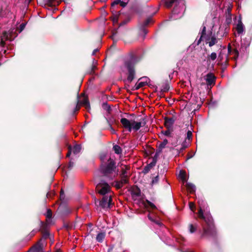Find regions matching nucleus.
<instances>
[{
	"mask_svg": "<svg viewBox=\"0 0 252 252\" xmlns=\"http://www.w3.org/2000/svg\"><path fill=\"white\" fill-rule=\"evenodd\" d=\"M189 208L193 212L197 210L198 217L204 220L205 222V225L203 226V232L202 237H214L216 234V230L208 207L206 206H199L196 208V206H189Z\"/></svg>",
	"mask_w": 252,
	"mask_h": 252,
	"instance_id": "nucleus-1",
	"label": "nucleus"
},
{
	"mask_svg": "<svg viewBox=\"0 0 252 252\" xmlns=\"http://www.w3.org/2000/svg\"><path fill=\"white\" fill-rule=\"evenodd\" d=\"M166 7H170L173 3H178L176 5L172 11L171 18L173 20L182 17L185 11V4L183 0H163Z\"/></svg>",
	"mask_w": 252,
	"mask_h": 252,
	"instance_id": "nucleus-2",
	"label": "nucleus"
},
{
	"mask_svg": "<svg viewBox=\"0 0 252 252\" xmlns=\"http://www.w3.org/2000/svg\"><path fill=\"white\" fill-rule=\"evenodd\" d=\"M123 127L127 129L129 132L132 130L138 131L141 127L144 126L146 124L145 120L143 118L128 120L123 118L120 121Z\"/></svg>",
	"mask_w": 252,
	"mask_h": 252,
	"instance_id": "nucleus-3",
	"label": "nucleus"
},
{
	"mask_svg": "<svg viewBox=\"0 0 252 252\" xmlns=\"http://www.w3.org/2000/svg\"><path fill=\"white\" fill-rule=\"evenodd\" d=\"M100 172L102 176L107 179V181L115 178L118 175V170L116 169L114 161L109 158L106 165L102 164L101 166Z\"/></svg>",
	"mask_w": 252,
	"mask_h": 252,
	"instance_id": "nucleus-4",
	"label": "nucleus"
},
{
	"mask_svg": "<svg viewBox=\"0 0 252 252\" xmlns=\"http://www.w3.org/2000/svg\"><path fill=\"white\" fill-rule=\"evenodd\" d=\"M95 182L97 184L96 189L98 193L101 195L108 194L110 191V187L109 184L103 180L99 179V177L95 178Z\"/></svg>",
	"mask_w": 252,
	"mask_h": 252,
	"instance_id": "nucleus-5",
	"label": "nucleus"
},
{
	"mask_svg": "<svg viewBox=\"0 0 252 252\" xmlns=\"http://www.w3.org/2000/svg\"><path fill=\"white\" fill-rule=\"evenodd\" d=\"M137 62V59L135 57H132L125 63V66L128 71V75L127 80L129 82H131L134 78L135 71L133 66Z\"/></svg>",
	"mask_w": 252,
	"mask_h": 252,
	"instance_id": "nucleus-6",
	"label": "nucleus"
},
{
	"mask_svg": "<svg viewBox=\"0 0 252 252\" xmlns=\"http://www.w3.org/2000/svg\"><path fill=\"white\" fill-rule=\"evenodd\" d=\"M130 193L132 198L134 200H138L141 197V191L140 189L137 187H132L130 189Z\"/></svg>",
	"mask_w": 252,
	"mask_h": 252,
	"instance_id": "nucleus-7",
	"label": "nucleus"
},
{
	"mask_svg": "<svg viewBox=\"0 0 252 252\" xmlns=\"http://www.w3.org/2000/svg\"><path fill=\"white\" fill-rule=\"evenodd\" d=\"M99 205H114V202H112L111 194L104 195L99 202Z\"/></svg>",
	"mask_w": 252,
	"mask_h": 252,
	"instance_id": "nucleus-8",
	"label": "nucleus"
},
{
	"mask_svg": "<svg viewBox=\"0 0 252 252\" xmlns=\"http://www.w3.org/2000/svg\"><path fill=\"white\" fill-rule=\"evenodd\" d=\"M81 146L80 145H75L73 147L69 146L68 147V152L66 156L69 157L71 152H72L74 155H77L81 152Z\"/></svg>",
	"mask_w": 252,
	"mask_h": 252,
	"instance_id": "nucleus-9",
	"label": "nucleus"
},
{
	"mask_svg": "<svg viewBox=\"0 0 252 252\" xmlns=\"http://www.w3.org/2000/svg\"><path fill=\"white\" fill-rule=\"evenodd\" d=\"M149 79L147 77H143L139 79L140 82L136 84L135 89L138 90L139 88L144 86L148 83Z\"/></svg>",
	"mask_w": 252,
	"mask_h": 252,
	"instance_id": "nucleus-10",
	"label": "nucleus"
},
{
	"mask_svg": "<svg viewBox=\"0 0 252 252\" xmlns=\"http://www.w3.org/2000/svg\"><path fill=\"white\" fill-rule=\"evenodd\" d=\"M236 30L237 33L239 34L242 33L244 31V26L240 18H239L236 26Z\"/></svg>",
	"mask_w": 252,
	"mask_h": 252,
	"instance_id": "nucleus-11",
	"label": "nucleus"
},
{
	"mask_svg": "<svg viewBox=\"0 0 252 252\" xmlns=\"http://www.w3.org/2000/svg\"><path fill=\"white\" fill-rule=\"evenodd\" d=\"M129 0H115L112 3L111 6L114 7L115 5L120 4L121 6L125 7L128 2Z\"/></svg>",
	"mask_w": 252,
	"mask_h": 252,
	"instance_id": "nucleus-12",
	"label": "nucleus"
},
{
	"mask_svg": "<svg viewBox=\"0 0 252 252\" xmlns=\"http://www.w3.org/2000/svg\"><path fill=\"white\" fill-rule=\"evenodd\" d=\"M205 80L207 84L211 85L214 83L215 77L212 74L209 73L206 75Z\"/></svg>",
	"mask_w": 252,
	"mask_h": 252,
	"instance_id": "nucleus-13",
	"label": "nucleus"
},
{
	"mask_svg": "<svg viewBox=\"0 0 252 252\" xmlns=\"http://www.w3.org/2000/svg\"><path fill=\"white\" fill-rule=\"evenodd\" d=\"M174 121L175 120L173 118H165L164 119V124L165 126L167 128L171 127L173 125Z\"/></svg>",
	"mask_w": 252,
	"mask_h": 252,
	"instance_id": "nucleus-14",
	"label": "nucleus"
},
{
	"mask_svg": "<svg viewBox=\"0 0 252 252\" xmlns=\"http://www.w3.org/2000/svg\"><path fill=\"white\" fill-rule=\"evenodd\" d=\"M127 182V179L126 177H122L121 181L116 182L115 186L117 188H121L124 184H126Z\"/></svg>",
	"mask_w": 252,
	"mask_h": 252,
	"instance_id": "nucleus-15",
	"label": "nucleus"
},
{
	"mask_svg": "<svg viewBox=\"0 0 252 252\" xmlns=\"http://www.w3.org/2000/svg\"><path fill=\"white\" fill-rule=\"evenodd\" d=\"M46 217V221L48 224H50L52 221L51 218L52 217V212L50 209H47L45 214Z\"/></svg>",
	"mask_w": 252,
	"mask_h": 252,
	"instance_id": "nucleus-16",
	"label": "nucleus"
},
{
	"mask_svg": "<svg viewBox=\"0 0 252 252\" xmlns=\"http://www.w3.org/2000/svg\"><path fill=\"white\" fill-rule=\"evenodd\" d=\"M198 224L196 223H195L194 224L190 223L189 225V231L191 233H193L195 232L197 228Z\"/></svg>",
	"mask_w": 252,
	"mask_h": 252,
	"instance_id": "nucleus-17",
	"label": "nucleus"
},
{
	"mask_svg": "<svg viewBox=\"0 0 252 252\" xmlns=\"http://www.w3.org/2000/svg\"><path fill=\"white\" fill-rule=\"evenodd\" d=\"M105 237V232H100L99 233L96 237V241L98 242L101 243L103 241Z\"/></svg>",
	"mask_w": 252,
	"mask_h": 252,
	"instance_id": "nucleus-18",
	"label": "nucleus"
},
{
	"mask_svg": "<svg viewBox=\"0 0 252 252\" xmlns=\"http://www.w3.org/2000/svg\"><path fill=\"white\" fill-rule=\"evenodd\" d=\"M206 32V27L204 26L203 28L201 33L200 37L198 41V43H197L198 44L200 42V41L202 40H203V39H205L206 40H208V39L206 37V32Z\"/></svg>",
	"mask_w": 252,
	"mask_h": 252,
	"instance_id": "nucleus-19",
	"label": "nucleus"
},
{
	"mask_svg": "<svg viewBox=\"0 0 252 252\" xmlns=\"http://www.w3.org/2000/svg\"><path fill=\"white\" fill-rule=\"evenodd\" d=\"M66 206H60L59 209L62 211V214L63 215L68 214L70 211L66 208Z\"/></svg>",
	"mask_w": 252,
	"mask_h": 252,
	"instance_id": "nucleus-20",
	"label": "nucleus"
},
{
	"mask_svg": "<svg viewBox=\"0 0 252 252\" xmlns=\"http://www.w3.org/2000/svg\"><path fill=\"white\" fill-rule=\"evenodd\" d=\"M186 187L187 189L191 193L193 192L195 190V186L191 183H187Z\"/></svg>",
	"mask_w": 252,
	"mask_h": 252,
	"instance_id": "nucleus-21",
	"label": "nucleus"
},
{
	"mask_svg": "<svg viewBox=\"0 0 252 252\" xmlns=\"http://www.w3.org/2000/svg\"><path fill=\"white\" fill-rule=\"evenodd\" d=\"M81 104L84 105L86 109H90V105L88 99L87 98L84 97L82 101L80 102Z\"/></svg>",
	"mask_w": 252,
	"mask_h": 252,
	"instance_id": "nucleus-22",
	"label": "nucleus"
},
{
	"mask_svg": "<svg viewBox=\"0 0 252 252\" xmlns=\"http://www.w3.org/2000/svg\"><path fill=\"white\" fill-rule=\"evenodd\" d=\"M168 143L167 139H164L161 143L159 144L158 146V152H161L162 150L165 148V146Z\"/></svg>",
	"mask_w": 252,
	"mask_h": 252,
	"instance_id": "nucleus-23",
	"label": "nucleus"
},
{
	"mask_svg": "<svg viewBox=\"0 0 252 252\" xmlns=\"http://www.w3.org/2000/svg\"><path fill=\"white\" fill-rule=\"evenodd\" d=\"M96 206V207L95 209L97 211H101L102 210L106 211L111 208V207H110L111 206L104 205V206Z\"/></svg>",
	"mask_w": 252,
	"mask_h": 252,
	"instance_id": "nucleus-24",
	"label": "nucleus"
},
{
	"mask_svg": "<svg viewBox=\"0 0 252 252\" xmlns=\"http://www.w3.org/2000/svg\"><path fill=\"white\" fill-rule=\"evenodd\" d=\"M217 42V39L214 36H212L210 40L209 41H208L209 45L210 47L215 45Z\"/></svg>",
	"mask_w": 252,
	"mask_h": 252,
	"instance_id": "nucleus-25",
	"label": "nucleus"
},
{
	"mask_svg": "<svg viewBox=\"0 0 252 252\" xmlns=\"http://www.w3.org/2000/svg\"><path fill=\"white\" fill-rule=\"evenodd\" d=\"M115 153L117 154H120L122 153L121 148L118 145H115L113 148Z\"/></svg>",
	"mask_w": 252,
	"mask_h": 252,
	"instance_id": "nucleus-26",
	"label": "nucleus"
},
{
	"mask_svg": "<svg viewBox=\"0 0 252 252\" xmlns=\"http://www.w3.org/2000/svg\"><path fill=\"white\" fill-rule=\"evenodd\" d=\"M102 107L103 109L106 110L107 112H110L111 110V107L107 103H103L102 105Z\"/></svg>",
	"mask_w": 252,
	"mask_h": 252,
	"instance_id": "nucleus-27",
	"label": "nucleus"
},
{
	"mask_svg": "<svg viewBox=\"0 0 252 252\" xmlns=\"http://www.w3.org/2000/svg\"><path fill=\"white\" fill-rule=\"evenodd\" d=\"M148 217L149 218V219L150 220H151L152 221H153L156 224H157V225H158V226H161L163 224L162 223L160 222L158 220H154L151 216V215L150 214L148 215Z\"/></svg>",
	"mask_w": 252,
	"mask_h": 252,
	"instance_id": "nucleus-28",
	"label": "nucleus"
},
{
	"mask_svg": "<svg viewBox=\"0 0 252 252\" xmlns=\"http://www.w3.org/2000/svg\"><path fill=\"white\" fill-rule=\"evenodd\" d=\"M169 89V85L167 83L165 84L161 88V91L163 92H167Z\"/></svg>",
	"mask_w": 252,
	"mask_h": 252,
	"instance_id": "nucleus-29",
	"label": "nucleus"
},
{
	"mask_svg": "<svg viewBox=\"0 0 252 252\" xmlns=\"http://www.w3.org/2000/svg\"><path fill=\"white\" fill-rule=\"evenodd\" d=\"M210 59L212 61H214L217 58V54L215 52H213L210 56Z\"/></svg>",
	"mask_w": 252,
	"mask_h": 252,
	"instance_id": "nucleus-30",
	"label": "nucleus"
},
{
	"mask_svg": "<svg viewBox=\"0 0 252 252\" xmlns=\"http://www.w3.org/2000/svg\"><path fill=\"white\" fill-rule=\"evenodd\" d=\"M187 135V138L189 140H190L192 137V132L190 130H188Z\"/></svg>",
	"mask_w": 252,
	"mask_h": 252,
	"instance_id": "nucleus-31",
	"label": "nucleus"
},
{
	"mask_svg": "<svg viewBox=\"0 0 252 252\" xmlns=\"http://www.w3.org/2000/svg\"><path fill=\"white\" fill-rule=\"evenodd\" d=\"M152 21V18H148L144 23V25L145 26H147Z\"/></svg>",
	"mask_w": 252,
	"mask_h": 252,
	"instance_id": "nucleus-32",
	"label": "nucleus"
},
{
	"mask_svg": "<svg viewBox=\"0 0 252 252\" xmlns=\"http://www.w3.org/2000/svg\"><path fill=\"white\" fill-rule=\"evenodd\" d=\"M49 236V232L48 231H45L43 234V237L44 239H47Z\"/></svg>",
	"mask_w": 252,
	"mask_h": 252,
	"instance_id": "nucleus-33",
	"label": "nucleus"
},
{
	"mask_svg": "<svg viewBox=\"0 0 252 252\" xmlns=\"http://www.w3.org/2000/svg\"><path fill=\"white\" fill-rule=\"evenodd\" d=\"M158 176H156L152 180V184H155L158 182Z\"/></svg>",
	"mask_w": 252,
	"mask_h": 252,
	"instance_id": "nucleus-34",
	"label": "nucleus"
},
{
	"mask_svg": "<svg viewBox=\"0 0 252 252\" xmlns=\"http://www.w3.org/2000/svg\"><path fill=\"white\" fill-rule=\"evenodd\" d=\"M26 24L22 23L20 26V30L19 32H21L25 28Z\"/></svg>",
	"mask_w": 252,
	"mask_h": 252,
	"instance_id": "nucleus-35",
	"label": "nucleus"
},
{
	"mask_svg": "<svg viewBox=\"0 0 252 252\" xmlns=\"http://www.w3.org/2000/svg\"><path fill=\"white\" fill-rule=\"evenodd\" d=\"M60 198L62 200H63L64 199V194L63 190H61V191Z\"/></svg>",
	"mask_w": 252,
	"mask_h": 252,
	"instance_id": "nucleus-36",
	"label": "nucleus"
},
{
	"mask_svg": "<svg viewBox=\"0 0 252 252\" xmlns=\"http://www.w3.org/2000/svg\"><path fill=\"white\" fill-rule=\"evenodd\" d=\"M180 175L181 176V177L183 181L186 180L185 175L184 172L181 171L180 173Z\"/></svg>",
	"mask_w": 252,
	"mask_h": 252,
	"instance_id": "nucleus-37",
	"label": "nucleus"
},
{
	"mask_svg": "<svg viewBox=\"0 0 252 252\" xmlns=\"http://www.w3.org/2000/svg\"><path fill=\"white\" fill-rule=\"evenodd\" d=\"M162 133L165 136H169L170 135V131L169 130L163 131L162 132Z\"/></svg>",
	"mask_w": 252,
	"mask_h": 252,
	"instance_id": "nucleus-38",
	"label": "nucleus"
},
{
	"mask_svg": "<svg viewBox=\"0 0 252 252\" xmlns=\"http://www.w3.org/2000/svg\"><path fill=\"white\" fill-rule=\"evenodd\" d=\"M95 68H96V65H92L91 71H89V73H93Z\"/></svg>",
	"mask_w": 252,
	"mask_h": 252,
	"instance_id": "nucleus-39",
	"label": "nucleus"
},
{
	"mask_svg": "<svg viewBox=\"0 0 252 252\" xmlns=\"http://www.w3.org/2000/svg\"><path fill=\"white\" fill-rule=\"evenodd\" d=\"M150 168H149V166H146L144 169V172L145 173H147L149 170H150Z\"/></svg>",
	"mask_w": 252,
	"mask_h": 252,
	"instance_id": "nucleus-40",
	"label": "nucleus"
},
{
	"mask_svg": "<svg viewBox=\"0 0 252 252\" xmlns=\"http://www.w3.org/2000/svg\"><path fill=\"white\" fill-rule=\"evenodd\" d=\"M110 130H111L112 133H113V134L115 133L116 132H115V129L111 126H110Z\"/></svg>",
	"mask_w": 252,
	"mask_h": 252,
	"instance_id": "nucleus-41",
	"label": "nucleus"
},
{
	"mask_svg": "<svg viewBox=\"0 0 252 252\" xmlns=\"http://www.w3.org/2000/svg\"><path fill=\"white\" fill-rule=\"evenodd\" d=\"M73 162L70 161L69 164V168H71L73 166Z\"/></svg>",
	"mask_w": 252,
	"mask_h": 252,
	"instance_id": "nucleus-42",
	"label": "nucleus"
},
{
	"mask_svg": "<svg viewBox=\"0 0 252 252\" xmlns=\"http://www.w3.org/2000/svg\"><path fill=\"white\" fill-rule=\"evenodd\" d=\"M155 163H151L150 164H148V166H149V168H152L154 165H155Z\"/></svg>",
	"mask_w": 252,
	"mask_h": 252,
	"instance_id": "nucleus-43",
	"label": "nucleus"
},
{
	"mask_svg": "<svg viewBox=\"0 0 252 252\" xmlns=\"http://www.w3.org/2000/svg\"><path fill=\"white\" fill-rule=\"evenodd\" d=\"M98 51V49H94V50L93 51V53H92V55H93V56H94V55H95V53H96V52H97Z\"/></svg>",
	"mask_w": 252,
	"mask_h": 252,
	"instance_id": "nucleus-44",
	"label": "nucleus"
},
{
	"mask_svg": "<svg viewBox=\"0 0 252 252\" xmlns=\"http://www.w3.org/2000/svg\"><path fill=\"white\" fill-rule=\"evenodd\" d=\"M105 155H101V157H100V158H101V160L102 161H103L104 160V158H105Z\"/></svg>",
	"mask_w": 252,
	"mask_h": 252,
	"instance_id": "nucleus-45",
	"label": "nucleus"
},
{
	"mask_svg": "<svg viewBox=\"0 0 252 252\" xmlns=\"http://www.w3.org/2000/svg\"><path fill=\"white\" fill-rule=\"evenodd\" d=\"M96 64H97V61L94 60L93 62V64L92 65H96Z\"/></svg>",
	"mask_w": 252,
	"mask_h": 252,
	"instance_id": "nucleus-46",
	"label": "nucleus"
},
{
	"mask_svg": "<svg viewBox=\"0 0 252 252\" xmlns=\"http://www.w3.org/2000/svg\"><path fill=\"white\" fill-rule=\"evenodd\" d=\"M142 32L144 33L145 35L147 33V31L145 29H143Z\"/></svg>",
	"mask_w": 252,
	"mask_h": 252,
	"instance_id": "nucleus-47",
	"label": "nucleus"
},
{
	"mask_svg": "<svg viewBox=\"0 0 252 252\" xmlns=\"http://www.w3.org/2000/svg\"><path fill=\"white\" fill-rule=\"evenodd\" d=\"M149 206H144V207H149ZM151 207H152L153 208H156V205H154V206H150Z\"/></svg>",
	"mask_w": 252,
	"mask_h": 252,
	"instance_id": "nucleus-48",
	"label": "nucleus"
},
{
	"mask_svg": "<svg viewBox=\"0 0 252 252\" xmlns=\"http://www.w3.org/2000/svg\"><path fill=\"white\" fill-rule=\"evenodd\" d=\"M51 3H53L56 1V0H49Z\"/></svg>",
	"mask_w": 252,
	"mask_h": 252,
	"instance_id": "nucleus-49",
	"label": "nucleus"
},
{
	"mask_svg": "<svg viewBox=\"0 0 252 252\" xmlns=\"http://www.w3.org/2000/svg\"><path fill=\"white\" fill-rule=\"evenodd\" d=\"M189 205H194V203L193 202H190Z\"/></svg>",
	"mask_w": 252,
	"mask_h": 252,
	"instance_id": "nucleus-50",
	"label": "nucleus"
},
{
	"mask_svg": "<svg viewBox=\"0 0 252 252\" xmlns=\"http://www.w3.org/2000/svg\"><path fill=\"white\" fill-rule=\"evenodd\" d=\"M31 0H26V1H27L28 3L30 2Z\"/></svg>",
	"mask_w": 252,
	"mask_h": 252,
	"instance_id": "nucleus-51",
	"label": "nucleus"
},
{
	"mask_svg": "<svg viewBox=\"0 0 252 252\" xmlns=\"http://www.w3.org/2000/svg\"><path fill=\"white\" fill-rule=\"evenodd\" d=\"M56 252H61V251L60 250H58Z\"/></svg>",
	"mask_w": 252,
	"mask_h": 252,
	"instance_id": "nucleus-52",
	"label": "nucleus"
},
{
	"mask_svg": "<svg viewBox=\"0 0 252 252\" xmlns=\"http://www.w3.org/2000/svg\"><path fill=\"white\" fill-rule=\"evenodd\" d=\"M126 173V171H124V173H123V175H124Z\"/></svg>",
	"mask_w": 252,
	"mask_h": 252,
	"instance_id": "nucleus-53",
	"label": "nucleus"
},
{
	"mask_svg": "<svg viewBox=\"0 0 252 252\" xmlns=\"http://www.w3.org/2000/svg\"><path fill=\"white\" fill-rule=\"evenodd\" d=\"M40 223L41 225H43V222H40Z\"/></svg>",
	"mask_w": 252,
	"mask_h": 252,
	"instance_id": "nucleus-54",
	"label": "nucleus"
},
{
	"mask_svg": "<svg viewBox=\"0 0 252 252\" xmlns=\"http://www.w3.org/2000/svg\"><path fill=\"white\" fill-rule=\"evenodd\" d=\"M114 20L116 21H117V18L115 19Z\"/></svg>",
	"mask_w": 252,
	"mask_h": 252,
	"instance_id": "nucleus-55",
	"label": "nucleus"
}]
</instances>
